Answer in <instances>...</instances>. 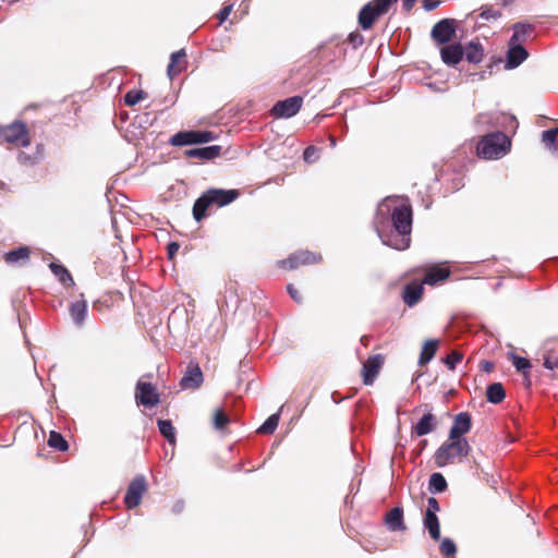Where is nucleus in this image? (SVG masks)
<instances>
[{
  "mask_svg": "<svg viewBox=\"0 0 558 558\" xmlns=\"http://www.w3.org/2000/svg\"><path fill=\"white\" fill-rule=\"evenodd\" d=\"M437 348H438V340H436V339L427 340L424 343L422 352L420 354L418 364L420 365H425L429 361H432L433 357L435 356Z\"/></svg>",
  "mask_w": 558,
  "mask_h": 558,
  "instance_id": "nucleus-29",
  "label": "nucleus"
},
{
  "mask_svg": "<svg viewBox=\"0 0 558 558\" xmlns=\"http://www.w3.org/2000/svg\"><path fill=\"white\" fill-rule=\"evenodd\" d=\"M534 28V25L530 23L518 22L513 24V34L509 41L511 44L523 45V43L527 41Z\"/></svg>",
  "mask_w": 558,
  "mask_h": 558,
  "instance_id": "nucleus-20",
  "label": "nucleus"
},
{
  "mask_svg": "<svg viewBox=\"0 0 558 558\" xmlns=\"http://www.w3.org/2000/svg\"><path fill=\"white\" fill-rule=\"evenodd\" d=\"M49 268L51 272L58 278L60 283L64 287L74 286V280L70 271L61 264L50 263Z\"/></svg>",
  "mask_w": 558,
  "mask_h": 558,
  "instance_id": "nucleus-26",
  "label": "nucleus"
},
{
  "mask_svg": "<svg viewBox=\"0 0 558 558\" xmlns=\"http://www.w3.org/2000/svg\"><path fill=\"white\" fill-rule=\"evenodd\" d=\"M231 11H232V5H226L219 11L218 19H219L220 24L223 23L228 19Z\"/></svg>",
  "mask_w": 558,
  "mask_h": 558,
  "instance_id": "nucleus-50",
  "label": "nucleus"
},
{
  "mask_svg": "<svg viewBox=\"0 0 558 558\" xmlns=\"http://www.w3.org/2000/svg\"><path fill=\"white\" fill-rule=\"evenodd\" d=\"M239 196L240 192L238 190L209 189L194 202L193 218L201 222L211 205L223 207L234 202Z\"/></svg>",
  "mask_w": 558,
  "mask_h": 558,
  "instance_id": "nucleus-2",
  "label": "nucleus"
},
{
  "mask_svg": "<svg viewBox=\"0 0 558 558\" xmlns=\"http://www.w3.org/2000/svg\"><path fill=\"white\" fill-rule=\"evenodd\" d=\"M280 412L281 409L277 413L268 416L267 420L257 428V433L265 435L272 434L279 424Z\"/></svg>",
  "mask_w": 558,
  "mask_h": 558,
  "instance_id": "nucleus-34",
  "label": "nucleus"
},
{
  "mask_svg": "<svg viewBox=\"0 0 558 558\" xmlns=\"http://www.w3.org/2000/svg\"><path fill=\"white\" fill-rule=\"evenodd\" d=\"M511 361L518 372L525 373L532 367V365L527 359H525L523 356L515 355L513 353H511Z\"/></svg>",
  "mask_w": 558,
  "mask_h": 558,
  "instance_id": "nucleus-38",
  "label": "nucleus"
},
{
  "mask_svg": "<svg viewBox=\"0 0 558 558\" xmlns=\"http://www.w3.org/2000/svg\"><path fill=\"white\" fill-rule=\"evenodd\" d=\"M184 509V501L183 500H177L174 505L172 506V512L175 514H179Z\"/></svg>",
  "mask_w": 558,
  "mask_h": 558,
  "instance_id": "nucleus-53",
  "label": "nucleus"
},
{
  "mask_svg": "<svg viewBox=\"0 0 558 558\" xmlns=\"http://www.w3.org/2000/svg\"><path fill=\"white\" fill-rule=\"evenodd\" d=\"M472 427V417L469 412H460L453 418V424L449 430V439H465L463 435L469 433Z\"/></svg>",
  "mask_w": 558,
  "mask_h": 558,
  "instance_id": "nucleus-13",
  "label": "nucleus"
},
{
  "mask_svg": "<svg viewBox=\"0 0 558 558\" xmlns=\"http://www.w3.org/2000/svg\"><path fill=\"white\" fill-rule=\"evenodd\" d=\"M439 548L441 554L448 557L453 556L457 553V546L454 542L448 537L441 539Z\"/></svg>",
  "mask_w": 558,
  "mask_h": 558,
  "instance_id": "nucleus-41",
  "label": "nucleus"
},
{
  "mask_svg": "<svg viewBox=\"0 0 558 558\" xmlns=\"http://www.w3.org/2000/svg\"><path fill=\"white\" fill-rule=\"evenodd\" d=\"M423 523L430 537L438 541L440 538V525L437 514H425Z\"/></svg>",
  "mask_w": 558,
  "mask_h": 558,
  "instance_id": "nucleus-30",
  "label": "nucleus"
},
{
  "mask_svg": "<svg viewBox=\"0 0 558 558\" xmlns=\"http://www.w3.org/2000/svg\"><path fill=\"white\" fill-rule=\"evenodd\" d=\"M318 153H319V149L315 146L306 147L303 153L304 161L307 163H313V162L317 161V159L319 157Z\"/></svg>",
  "mask_w": 558,
  "mask_h": 558,
  "instance_id": "nucleus-43",
  "label": "nucleus"
},
{
  "mask_svg": "<svg viewBox=\"0 0 558 558\" xmlns=\"http://www.w3.org/2000/svg\"><path fill=\"white\" fill-rule=\"evenodd\" d=\"M437 428V420L430 412L425 413L415 425L412 426V436L422 437Z\"/></svg>",
  "mask_w": 558,
  "mask_h": 558,
  "instance_id": "nucleus-17",
  "label": "nucleus"
},
{
  "mask_svg": "<svg viewBox=\"0 0 558 558\" xmlns=\"http://www.w3.org/2000/svg\"><path fill=\"white\" fill-rule=\"evenodd\" d=\"M501 16V13L499 11H496V10H493L490 8H486L482 11V13L480 14V17L482 20H485V21H489V20H497Z\"/></svg>",
  "mask_w": 558,
  "mask_h": 558,
  "instance_id": "nucleus-46",
  "label": "nucleus"
},
{
  "mask_svg": "<svg viewBox=\"0 0 558 558\" xmlns=\"http://www.w3.org/2000/svg\"><path fill=\"white\" fill-rule=\"evenodd\" d=\"M440 510L439 502L435 497L427 499V509L425 514H436Z\"/></svg>",
  "mask_w": 558,
  "mask_h": 558,
  "instance_id": "nucleus-48",
  "label": "nucleus"
},
{
  "mask_svg": "<svg viewBox=\"0 0 558 558\" xmlns=\"http://www.w3.org/2000/svg\"><path fill=\"white\" fill-rule=\"evenodd\" d=\"M381 14H377V10L375 9L374 2H368L362 7L359 12V25L363 29H369L377 17Z\"/></svg>",
  "mask_w": 558,
  "mask_h": 558,
  "instance_id": "nucleus-19",
  "label": "nucleus"
},
{
  "mask_svg": "<svg viewBox=\"0 0 558 558\" xmlns=\"http://www.w3.org/2000/svg\"><path fill=\"white\" fill-rule=\"evenodd\" d=\"M216 140V135L210 131H181L170 138L173 146H186L204 144Z\"/></svg>",
  "mask_w": 558,
  "mask_h": 558,
  "instance_id": "nucleus-5",
  "label": "nucleus"
},
{
  "mask_svg": "<svg viewBox=\"0 0 558 558\" xmlns=\"http://www.w3.org/2000/svg\"><path fill=\"white\" fill-rule=\"evenodd\" d=\"M450 271L447 268L435 267L432 268L425 276L424 282L427 284H435L438 281L447 279Z\"/></svg>",
  "mask_w": 558,
  "mask_h": 558,
  "instance_id": "nucleus-32",
  "label": "nucleus"
},
{
  "mask_svg": "<svg viewBox=\"0 0 558 558\" xmlns=\"http://www.w3.org/2000/svg\"><path fill=\"white\" fill-rule=\"evenodd\" d=\"M448 484L441 473H433L429 477L428 489L433 494H439L447 489Z\"/></svg>",
  "mask_w": 558,
  "mask_h": 558,
  "instance_id": "nucleus-31",
  "label": "nucleus"
},
{
  "mask_svg": "<svg viewBox=\"0 0 558 558\" xmlns=\"http://www.w3.org/2000/svg\"><path fill=\"white\" fill-rule=\"evenodd\" d=\"M70 315L76 326H82L87 316V302L80 300L71 303Z\"/></svg>",
  "mask_w": 558,
  "mask_h": 558,
  "instance_id": "nucleus-25",
  "label": "nucleus"
},
{
  "mask_svg": "<svg viewBox=\"0 0 558 558\" xmlns=\"http://www.w3.org/2000/svg\"><path fill=\"white\" fill-rule=\"evenodd\" d=\"M413 211L409 201L388 196L377 206L373 225L384 245L398 251L410 247Z\"/></svg>",
  "mask_w": 558,
  "mask_h": 558,
  "instance_id": "nucleus-1",
  "label": "nucleus"
},
{
  "mask_svg": "<svg viewBox=\"0 0 558 558\" xmlns=\"http://www.w3.org/2000/svg\"><path fill=\"white\" fill-rule=\"evenodd\" d=\"M483 47L474 41H470L464 49V57L471 63H480L483 59Z\"/></svg>",
  "mask_w": 558,
  "mask_h": 558,
  "instance_id": "nucleus-28",
  "label": "nucleus"
},
{
  "mask_svg": "<svg viewBox=\"0 0 558 558\" xmlns=\"http://www.w3.org/2000/svg\"><path fill=\"white\" fill-rule=\"evenodd\" d=\"M185 57L186 52L184 49L171 53L170 62L167 68V74L170 78H173L183 71V66H181L180 63L184 61Z\"/></svg>",
  "mask_w": 558,
  "mask_h": 558,
  "instance_id": "nucleus-23",
  "label": "nucleus"
},
{
  "mask_svg": "<svg viewBox=\"0 0 558 558\" xmlns=\"http://www.w3.org/2000/svg\"><path fill=\"white\" fill-rule=\"evenodd\" d=\"M204 381L203 372L197 363L191 362L180 380L182 389H197Z\"/></svg>",
  "mask_w": 558,
  "mask_h": 558,
  "instance_id": "nucleus-14",
  "label": "nucleus"
},
{
  "mask_svg": "<svg viewBox=\"0 0 558 558\" xmlns=\"http://www.w3.org/2000/svg\"><path fill=\"white\" fill-rule=\"evenodd\" d=\"M510 140L502 132L485 135L477 145V154L484 159H498L510 149Z\"/></svg>",
  "mask_w": 558,
  "mask_h": 558,
  "instance_id": "nucleus-3",
  "label": "nucleus"
},
{
  "mask_svg": "<svg viewBox=\"0 0 558 558\" xmlns=\"http://www.w3.org/2000/svg\"><path fill=\"white\" fill-rule=\"evenodd\" d=\"M471 446L468 439H454L444 442L435 452L434 459L438 468H445L457 458L469 456Z\"/></svg>",
  "mask_w": 558,
  "mask_h": 558,
  "instance_id": "nucleus-4",
  "label": "nucleus"
},
{
  "mask_svg": "<svg viewBox=\"0 0 558 558\" xmlns=\"http://www.w3.org/2000/svg\"><path fill=\"white\" fill-rule=\"evenodd\" d=\"M423 291L422 284L415 282L408 283L403 289L402 300L408 306L412 307L421 300Z\"/></svg>",
  "mask_w": 558,
  "mask_h": 558,
  "instance_id": "nucleus-21",
  "label": "nucleus"
},
{
  "mask_svg": "<svg viewBox=\"0 0 558 558\" xmlns=\"http://www.w3.org/2000/svg\"><path fill=\"white\" fill-rule=\"evenodd\" d=\"M48 445L59 451H66L69 449V444L65 438L54 430H51L49 434Z\"/></svg>",
  "mask_w": 558,
  "mask_h": 558,
  "instance_id": "nucleus-36",
  "label": "nucleus"
},
{
  "mask_svg": "<svg viewBox=\"0 0 558 558\" xmlns=\"http://www.w3.org/2000/svg\"><path fill=\"white\" fill-rule=\"evenodd\" d=\"M384 355L374 354L363 363L362 377L364 385L371 386L374 384L375 378L384 364Z\"/></svg>",
  "mask_w": 558,
  "mask_h": 558,
  "instance_id": "nucleus-12",
  "label": "nucleus"
},
{
  "mask_svg": "<svg viewBox=\"0 0 558 558\" xmlns=\"http://www.w3.org/2000/svg\"><path fill=\"white\" fill-rule=\"evenodd\" d=\"M29 253L31 251L27 246H19L5 253L4 260L11 265L25 264L29 259Z\"/></svg>",
  "mask_w": 558,
  "mask_h": 558,
  "instance_id": "nucleus-24",
  "label": "nucleus"
},
{
  "mask_svg": "<svg viewBox=\"0 0 558 558\" xmlns=\"http://www.w3.org/2000/svg\"><path fill=\"white\" fill-rule=\"evenodd\" d=\"M440 4V0H423V9L425 11H433Z\"/></svg>",
  "mask_w": 558,
  "mask_h": 558,
  "instance_id": "nucleus-52",
  "label": "nucleus"
},
{
  "mask_svg": "<svg viewBox=\"0 0 558 558\" xmlns=\"http://www.w3.org/2000/svg\"><path fill=\"white\" fill-rule=\"evenodd\" d=\"M230 420L229 416L221 410L217 409L214 413V426L216 429L221 430L223 429L228 424Z\"/></svg>",
  "mask_w": 558,
  "mask_h": 558,
  "instance_id": "nucleus-37",
  "label": "nucleus"
},
{
  "mask_svg": "<svg viewBox=\"0 0 558 558\" xmlns=\"http://www.w3.org/2000/svg\"><path fill=\"white\" fill-rule=\"evenodd\" d=\"M457 32V22L454 19H442L432 28L430 37L437 45H448Z\"/></svg>",
  "mask_w": 558,
  "mask_h": 558,
  "instance_id": "nucleus-6",
  "label": "nucleus"
},
{
  "mask_svg": "<svg viewBox=\"0 0 558 558\" xmlns=\"http://www.w3.org/2000/svg\"><path fill=\"white\" fill-rule=\"evenodd\" d=\"M427 445V440L426 439H423L420 441L418 446H420V450L417 452V454H420L422 452V450L425 448V446Z\"/></svg>",
  "mask_w": 558,
  "mask_h": 558,
  "instance_id": "nucleus-57",
  "label": "nucleus"
},
{
  "mask_svg": "<svg viewBox=\"0 0 558 558\" xmlns=\"http://www.w3.org/2000/svg\"><path fill=\"white\" fill-rule=\"evenodd\" d=\"M463 360V354L459 351H452L445 359V364L449 369H454L457 364Z\"/></svg>",
  "mask_w": 558,
  "mask_h": 558,
  "instance_id": "nucleus-42",
  "label": "nucleus"
},
{
  "mask_svg": "<svg viewBox=\"0 0 558 558\" xmlns=\"http://www.w3.org/2000/svg\"><path fill=\"white\" fill-rule=\"evenodd\" d=\"M440 57L445 64L457 65L464 57V48L461 44H448L440 48Z\"/></svg>",
  "mask_w": 558,
  "mask_h": 558,
  "instance_id": "nucleus-16",
  "label": "nucleus"
},
{
  "mask_svg": "<svg viewBox=\"0 0 558 558\" xmlns=\"http://www.w3.org/2000/svg\"><path fill=\"white\" fill-rule=\"evenodd\" d=\"M322 257L310 251H299L291 254L288 258L278 262V265L288 269H296L302 265H312L319 263Z\"/></svg>",
  "mask_w": 558,
  "mask_h": 558,
  "instance_id": "nucleus-10",
  "label": "nucleus"
},
{
  "mask_svg": "<svg viewBox=\"0 0 558 558\" xmlns=\"http://www.w3.org/2000/svg\"><path fill=\"white\" fill-rule=\"evenodd\" d=\"M1 140L5 143L21 144L23 147L29 145L27 128L23 122H13L2 128Z\"/></svg>",
  "mask_w": 558,
  "mask_h": 558,
  "instance_id": "nucleus-8",
  "label": "nucleus"
},
{
  "mask_svg": "<svg viewBox=\"0 0 558 558\" xmlns=\"http://www.w3.org/2000/svg\"><path fill=\"white\" fill-rule=\"evenodd\" d=\"M287 291L289 293V295L291 296V299L293 301H295L298 304H301L302 303V295L300 294V292L294 288L293 284H288L287 286Z\"/></svg>",
  "mask_w": 558,
  "mask_h": 558,
  "instance_id": "nucleus-49",
  "label": "nucleus"
},
{
  "mask_svg": "<svg viewBox=\"0 0 558 558\" xmlns=\"http://www.w3.org/2000/svg\"><path fill=\"white\" fill-rule=\"evenodd\" d=\"M398 0H374L375 9L377 10V14L384 15L388 12L390 7L396 3Z\"/></svg>",
  "mask_w": 558,
  "mask_h": 558,
  "instance_id": "nucleus-44",
  "label": "nucleus"
},
{
  "mask_svg": "<svg viewBox=\"0 0 558 558\" xmlns=\"http://www.w3.org/2000/svg\"><path fill=\"white\" fill-rule=\"evenodd\" d=\"M328 140H329L330 147H331V148H335V147L337 146V140H336V137H335V136H332V135H330V136L328 137Z\"/></svg>",
  "mask_w": 558,
  "mask_h": 558,
  "instance_id": "nucleus-56",
  "label": "nucleus"
},
{
  "mask_svg": "<svg viewBox=\"0 0 558 558\" xmlns=\"http://www.w3.org/2000/svg\"><path fill=\"white\" fill-rule=\"evenodd\" d=\"M386 524L392 532L404 531L407 529L403 521V509L401 507L392 508L386 515Z\"/></svg>",
  "mask_w": 558,
  "mask_h": 558,
  "instance_id": "nucleus-22",
  "label": "nucleus"
},
{
  "mask_svg": "<svg viewBox=\"0 0 558 558\" xmlns=\"http://www.w3.org/2000/svg\"><path fill=\"white\" fill-rule=\"evenodd\" d=\"M506 397V391L500 383H493L487 386L486 398L493 404L500 403Z\"/></svg>",
  "mask_w": 558,
  "mask_h": 558,
  "instance_id": "nucleus-27",
  "label": "nucleus"
},
{
  "mask_svg": "<svg viewBox=\"0 0 558 558\" xmlns=\"http://www.w3.org/2000/svg\"><path fill=\"white\" fill-rule=\"evenodd\" d=\"M222 147L220 145H210L204 147L190 148L184 151L187 158H199L204 160H211L220 156Z\"/></svg>",
  "mask_w": 558,
  "mask_h": 558,
  "instance_id": "nucleus-18",
  "label": "nucleus"
},
{
  "mask_svg": "<svg viewBox=\"0 0 558 558\" xmlns=\"http://www.w3.org/2000/svg\"><path fill=\"white\" fill-rule=\"evenodd\" d=\"M41 157H43L41 153H38V154L32 156L27 153L20 151L17 155V160L22 165L34 166L41 159Z\"/></svg>",
  "mask_w": 558,
  "mask_h": 558,
  "instance_id": "nucleus-40",
  "label": "nucleus"
},
{
  "mask_svg": "<svg viewBox=\"0 0 558 558\" xmlns=\"http://www.w3.org/2000/svg\"><path fill=\"white\" fill-rule=\"evenodd\" d=\"M157 426L160 434L167 439V441L171 445L175 442V429L169 420H158Z\"/></svg>",
  "mask_w": 558,
  "mask_h": 558,
  "instance_id": "nucleus-33",
  "label": "nucleus"
},
{
  "mask_svg": "<svg viewBox=\"0 0 558 558\" xmlns=\"http://www.w3.org/2000/svg\"><path fill=\"white\" fill-rule=\"evenodd\" d=\"M416 0H402V5L405 11H410Z\"/></svg>",
  "mask_w": 558,
  "mask_h": 558,
  "instance_id": "nucleus-54",
  "label": "nucleus"
},
{
  "mask_svg": "<svg viewBox=\"0 0 558 558\" xmlns=\"http://www.w3.org/2000/svg\"><path fill=\"white\" fill-rule=\"evenodd\" d=\"M557 135L558 132L556 131V128L546 130L542 133V142L544 143L547 149L558 154Z\"/></svg>",
  "mask_w": 558,
  "mask_h": 558,
  "instance_id": "nucleus-35",
  "label": "nucleus"
},
{
  "mask_svg": "<svg viewBox=\"0 0 558 558\" xmlns=\"http://www.w3.org/2000/svg\"><path fill=\"white\" fill-rule=\"evenodd\" d=\"M144 97H145V93L143 90L132 89V90H129L124 95V104L126 106L132 107V106H135Z\"/></svg>",
  "mask_w": 558,
  "mask_h": 558,
  "instance_id": "nucleus-39",
  "label": "nucleus"
},
{
  "mask_svg": "<svg viewBox=\"0 0 558 558\" xmlns=\"http://www.w3.org/2000/svg\"><path fill=\"white\" fill-rule=\"evenodd\" d=\"M179 248H180V244L178 242H170L167 245L168 257L170 259H172L174 257V255L177 254V252L179 251Z\"/></svg>",
  "mask_w": 558,
  "mask_h": 558,
  "instance_id": "nucleus-51",
  "label": "nucleus"
},
{
  "mask_svg": "<svg viewBox=\"0 0 558 558\" xmlns=\"http://www.w3.org/2000/svg\"><path fill=\"white\" fill-rule=\"evenodd\" d=\"M136 402L146 408H154L160 402V396L154 385L138 380L135 392Z\"/></svg>",
  "mask_w": 558,
  "mask_h": 558,
  "instance_id": "nucleus-9",
  "label": "nucleus"
},
{
  "mask_svg": "<svg viewBox=\"0 0 558 558\" xmlns=\"http://www.w3.org/2000/svg\"><path fill=\"white\" fill-rule=\"evenodd\" d=\"M543 365L549 371L558 369V355L545 354Z\"/></svg>",
  "mask_w": 558,
  "mask_h": 558,
  "instance_id": "nucleus-45",
  "label": "nucleus"
},
{
  "mask_svg": "<svg viewBox=\"0 0 558 558\" xmlns=\"http://www.w3.org/2000/svg\"><path fill=\"white\" fill-rule=\"evenodd\" d=\"M529 57L527 50L523 47V45L511 44L509 41V48L506 57L505 68L507 70H512L518 68L522 62H524Z\"/></svg>",
  "mask_w": 558,
  "mask_h": 558,
  "instance_id": "nucleus-15",
  "label": "nucleus"
},
{
  "mask_svg": "<svg viewBox=\"0 0 558 558\" xmlns=\"http://www.w3.org/2000/svg\"><path fill=\"white\" fill-rule=\"evenodd\" d=\"M348 41L353 46V48H357L363 45L364 37L359 32H352L348 36Z\"/></svg>",
  "mask_w": 558,
  "mask_h": 558,
  "instance_id": "nucleus-47",
  "label": "nucleus"
},
{
  "mask_svg": "<svg viewBox=\"0 0 558 558\" xmlns=\"http://www.w3.org/2000/svg\"><path fill=\"white\" fill-rule=\"evenodd\" d=\"M146 490L147 483L145 476L142 474L136 475L129 484L124 496V504L126 508H136L141 504L142 497Z\"/></svg>",
  "mask_w": 558,
  "mask_h": 558,
  "instance_id": "nucleus-7",
  "label": "nucleus"
},
{
  "mask_svg": "<svg viewBox=\"0 0 558 558\" xmlns=\"http://www.w3.org/2000/svg\"><path fill=\"white\" fill-rule=\"evenodd\" d=\"M494 368V364L492 362L486 361L483 365V369L489 373Z\"/></svg>",
  "mask_w": 558,
  "mask_h": 558,
  "instance_id": "nucleus-55",
  "label": "nucleus"
},
{
  "mask_svg": "<svg viewBox=\"0 0 558 558\" xmlns=\"http://www.w3.org/2000/svg\"><path fill=\"white\" fill-rule=\"evenodd\" d=\"M302 104L303 98L301 96L289 97L276 102L271 109V114L276 118H291L300 111Z\"/></svg>",
  "mask_w": 558,
  "mask_h": 558,
  "instance_id": "nucleus-11",
  "label": "nucleus"
},
{
  "mask_svg": "<svg viewBox=\"0 0 558 558\" xmlns=\"http://www.w3.org/2000/svg\"><path fill=\"white\" fill-rule=\"evenodd\" d=\"M510 1L511 0H504V4L506 5V4L510 3Z\"/></svg>",
  "mask_w": 558,
  "mask_h": 558,
  "instance_id": "nucleus-58",
  "label": "nucleus"
}]
</instances>
